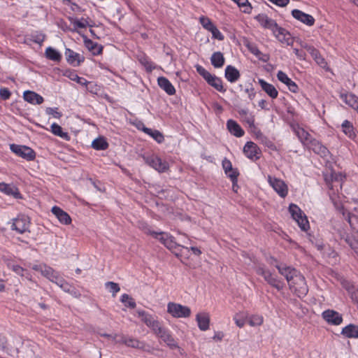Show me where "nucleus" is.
Returning <instances> with one entry per match:
<instances>
[{
    "label": "nucleus",
    "instance_id": "37998d69",
    "mask_svg": "<svg viewBox=\"0 0 358 358\" xmlns=\"http://www.w3.org/2000/svg\"><path fill=\"white\" fill-rule=\"evenodd\" d=\"M341 126L343 131L350 138H352L355 136L354 128L352 124L350 121L345 120Z\"/></svg>",
    "mask_w": 358,
    "mask_h": 358
},
{
    "label": "nucleus",
    "instance_id": "cd10ccee",
    "mask_svg": "<svg viewBox=\"0 0 358 358\" xmlns=\"http://www.w3.org/2000/svg\"><path fill=\"white\" fill-rule=\"evenodd\" d=\"M171 349H178L179 352L182 355L183 350L178 346L171 334L168 331L160 338Z\"/></svg>",
    "mask_w": 358,
    "mask_h": 358
},
{
    "label": "nucleus",
    "instance_id": "f03ea898",
    "mask_svg": "<svg viewBox=\"0 0 358 358\" xmlns=\"http://www.w3.org/2000/svg\"><path fill=\"white\" fill-rule=\"evenodd\" d=\"M255 269L256 273L258 275H262L271 286L275 287L278 290H281L282 289L283 285L282 282L276 277L273 276L271 272L268 270L264 265H257Z\"/></svg>",
    "mask_w": 358,
    "mask_h": 358
},
{
    "label": "nucleus",
    "instance_id": "6ab92c4d",
    "mask_svg": "<svg viewBox=\"0 0 358 358\" xmlns=\"http://www.w3.org/2000/svg\"><path fill=\"white\" fill-rule=\"evenodd\" d=\"M52 213L56 216L59 221L63 224H69L71 222V218L69 215L58 206H54L51 210Z\"/></svg>",
    "mask_w": 358,
    "mask_h": 358
},
{
    "label": "nucleus",
    "instance_id": "393cba45",
    "mask_svg": "<svg viewBox=\"0 0 358 358\" xmlns=\"http://www.w3.org/2000/svg\"><path fill=\"white\" fill-rule=\"evenodd\" d=\"M0 191L7 195L13 196L15 199L20 198V193L18 189L13 185L0 182Z\"/></svg>",
    "mask_w": 358,
    "mask_h": 358
},
{
    "label": "nucleus",
    "instance_id": "412c9836",
    "mask_svg": "<svg viewBox=\"0 0 358 358\" xmlns=\"http://www.w3.org/2000/svg\"><path fill=\"white\" fill-rule=\"evenodd\" d=\"M277 78L280 82L285 84L291 92L294 93L298 92L299 87L294 81L288 78L285 73L282 72V71H279L277 73Z\"/></svg>",
    "mask_w": 358,
    "mask_h": 358
},
{
    "label": "nucleus",
    "instance_id": "5fc2aeb1",
    "mask_svg": "<svg viewBox=\"0 0 358 358\" xmlns=\"http://www.w3.org/2000/svg\"><path fill=\"white\" fill-rule=\"evenodd\" d=\"M200 22L202 24V26L209 31L215 27V25L213 24L210 20L206 17H201Z\"/></svg>",
    "mask_w": 358,
    "mask_h": 358
},
{
    "label": "nucleus",
    "instance_id": "20e7f679",
    "mask_svg": "<svg viewBox=\"0 0 358 358\" xmlns=\"http://www.w3.org/2000/svg\"><path fill=\"white\" fill-rule=\"evenodd\" d=\"M289 289L299 298L305 296L308 292L305 278L301 273H299L294 280L289 283Z\"/></svg>",
    "mask_w": 358,
    "mask_h": 358
},
{
    "label": "nucleus",
    "instance_id": "ddd939ff",
    "mask_svg": "<svg viewBox=\"0 0 358 358\" xmlns=\"http://www.w3.org/2000/svg\"><path fill=\"white\" fill-rule=\"evenodd\" d=\"M31 268L36 271L40 272L42 275L48 278L51 282L55 278L57 273L53 270L51 267L44 264H34Z\"/></svg>",
    "mask_w": 358,
    "mask_h": 358
},
{
    "label": "nucleus",
    "instance_id": "b1692460",
    "mask_svg": "<svg viewBox=\"0 0 358 358\" xmlns=\"http://www.w3.org/2000/svg\"><path fill=\"white\" fill-rule=\"evenodd\" d=\"M258 83L261 86L262 89L272 99L277 98L278 95V92L275 89V87L270 84L266 82L263 79H259Z\"/></svg>",
    "mask_w": 358,
    "mask_h": 358
},
{
    "label": "nucleus",
    "instance_id": "72a5a7b5",
    "mask_svg": "<svg viewBox=\"0 0 358 358\" xmlns=\"http://www.w3.org/2000/svg\"><path fill=\"white\" fill-rule=\"evenodd\" d=\"M341 99L349 106L357 108L358 106V98L352 94H341Z\"/></svg>",
    "mask_w": 358,
    "mask_h": 358
},
{
    "label": "nucleus",
    "instance_id": "c85d7f7f",
    "mask_svg": "<svg viewBox=\"0 0 358 358\" xmlns=\"http://www.w3.org/2000/svg\"><path fill=\"white\" fill-rule=\"evenodd\" d=\"M307 50L318 65L322 68H325L327 66V62L317 49L313 46H309L307 48Z\"/></svg>",
    "mask_w": 358,
    "mask_h": 358
},
{
    "label": "nucleus",
    "instance_id": "0e129e2a",
    "mask_svg": "<svg viewBox=\"0 0 358 358\" xmlns=\"http://www.w3.org/2000/svg\"><path fill=\"white\" fill-rule=\"evenodd\" d=\"M222 167L225 173L230 172V171H231V169H233L231 162L227 159L222 161Z\"/></svg>",
    "mask_w": 358,
    "mask_h": 358
},
{
    "label": "nucleus",
    "instance_id": "7c9ffc66",
    "mask_svg": "<svg viewBox=\"0 0 358 358\" xmlns=\"http://www.w3.org/2000/svg\"><path fill=\"white\" fill-rule=\"evenodd\" d=\"M341 334L346 338H358V326L350 324L343 328Z\"/></svg>",
    "mask_w": 358,
    "mask_h": 358
},
{
    "label": "nucleus",
    "instance_id": "f704fd0d",
    "mask_svg": "<svg viewBox=\"0 0 358 358\" xmlns=\"http://www.w3.org/2000/svg\"><path fill=\"white\" fill-rule=\"evenodd\" d=\"M212 65L215 68H221L224 64V57L220 52H214L210 58Z\"/></svg>",
    "mask_w": 358,
    "mask_h": 358
},
{
    "label": "nucleus",
    "instance_id": "9d476101",
    "mask_svg": "<svg viewBox=\"0 0 358 358\" xmlns=\"http://www.w3.org/2000/svg\"><path fill=\"white\" fill-rule=\"evenodd\" d=\"M275 266L278 270V272L286 278L288 284L294 280L296 276L300 273L294 268L287 266L286 264H277Z\"/></svg>",
    "mask_w": 358,
    "mask_h": 358
},
{
    "label": "nucleus",
    "instance_id": "58836bf2",
    "mask_svg": "<svg viewBox=\"0 0 358 358\" xmlns=\"http://www.w3.org/2000/svg\"><path fill=\"white\" fill-rule=\"evenodd\" d=\"M51 131L55 136H59L65 140H69V138L68 133L64 132L62 128L56 123H53L51 125Z\"/></svg>",
    "mask_w": 358,
    "mask_h": 358
},
{
    "label": "nucleus",
    "instance_id": "0eeeda50",
    "mask_svg": "<svg viewBox=\"0 0 358 358\" xmlns=\"http://www.w3.org/2000/svg\"><path fill=\"white\" fill-rule=\"evenodd\" d=\"M10 148L16 155L28 161L34 160L36 157L35 152L29 147L16 144H11Z\"/></svg>",
    "mask_w": 358,
    "mask_h": 358
},
{
    "label": "nucleus",
    "instance_id": "13d9d810",
    "mask_svg": "<svg viewBox=\"0 0 358 358\" xmlns=\"http://www.w3.org/2000/svg\"><path fill=\"white\" fill-rule=\"evenodd\" d=\"M229 178L231 180L233 185H234L235 183L237 182V178L238 176V172L236 169H231V171L230 172H226L225 173Z\"/></svg>",
    "mask_w": 358,
    "mask_h": 358
},
{
    "label": "nucleus",
    "instance_id": "dca6fc26",
    "mask_svg": "<svg viewBox=\"0 0 358 358\" xmlns=\"http://www.w3.org/2000/svg\"><path fill=\"white\" fill-rule=\"evenodd\" d=\"M306 147L312 150L315 153L320 155L322 157H325L329 154L327 148L321 144L316 139L313 138L310 142L306 145Z\"/></svg>",
    "mask_w": 358,
    "mask_h": 358
},
{
    "label": "nucleus",
    "instance_id": "4be33fe9",
    "mask_svg": "<svg viewBox=\"0 0 358 358\" xmlns=\"http://www.w3.org/2000/svg\"><path fill=\"white\" fill-rule=\"evenodd\" d=\"M65 56L68 63L70 64L77 66L80 64L82 62H83L84 59L82 57L80 54L75 52L71 49L66 48L65 51Z\"/></svg>",
    "mask_w": 358,
    "mask_h": 358
},
{
    "label": "nucleus",
    "instance_id": "2eb2a0df",
    "mask_svg": "<svg viewBox=\"0 0 358 358\" xmlns=\"http://www.w3.org/2000/svg\"><path fill=\"white\" fill-rule=\"evenodd\" d=\"M292 15L295 19L308 26H313L315 23V19L312 15L305 13L300 10H293L292 11Z\"/></svg>",
    "mask_w": 358,
    "mask_h": 358
},
{
    "label": "nucleus",
    "instance_id": "7ed1b4c3",
    "mask_svg": "<svg viewBox=\"0 0 358 358\" xmlns=\"http://www.w3.org/2000/svg\"><path fill=\"white\" fill-rule=\"evenodd\" d=\"M289 211L292 218L297 222L301 229L304 231H308L310 227L309 222L303 211L294 203H291L289 205Z\"/></svg>",
    "mask_w": 358,
    "mask_h": 358
},
{
    "label": "nucleus",
    "instance_id": "09e8293b",
    "mask_svg": "<svg viewBox=\"0 0 358 358\" xmlns=\"http://www.w3.org/2000/svg\"><path fill=\"white\" fill-rule=\"evenodd\" d=\"M236 2L239 7L243 8V12L245 13H250L252 10V6L248 2V0H233Z\"/></svg>",
    "mask_w": 358,
    "mask_h": 358
},
{
    "label": "nucleus",
    "instance_id": "774afa93",
    "mask_svg": "<svg viewBox=\"0 0 358 358\" xmlns=\"http://www.w3.org/2000/svg\"><path fill=\"white\" fill-rule=\"evenodd\" d=\"M34 41L36 43H38V44H41L45 38V36L43 34H36V36H34Z\"/></svg>",
    "mask_w": 358,
    "mask_h": 358
},
{
    "label": "nucleus",
    "instance_id": "f257e3e1",
    "mask_svg": "<svg viewBox=\"0 0 358 358\" xmlns=\"http://www.w3.org/2000/svg\"><path fill=\"white\" fill-rule=\"evenodd\" d=\"M255 19L262 27L272 31L280 41L283 42L289 40V33L285 29L279 27L276 22L267 15L264 13L259 14L255 17Z\"/></svg>",
    "mask_w": 358,
    "mask_h": 358
},
{
    "label": "nucleus",
    "instance_id": "a211bd4d",
    "mask_svg": "<svg viewBox=\"0 0 358 358\" xmlns=\"http://www.w3.org/2000/svg\"><path fill=\"white\" fill-rule=\"evenodd\" d=\"M136 313L138 316L141 318V320L152 330L155 327V325L159 323L152 315L144 310H138Z\"/></svg>",
    "mask_w": 358,
    "mask_h": 358
},
{
    "label": "nucleus",
    "instance_id": "6e6d98bb",
    "mask_svg": "<svg viewBox=\"0 0 358 358\" xmlns=\"http://www.w3.org/2000/svg\"><path fill=\"white\" fill-rule=\"evenodd\" d=\"M154 334L159 338H162V335H164L168 330L164 328L161 323L155 325V327L152 329Z\"/></svg>",
    "mask_w": 358,
    "mask_h": 358
},
{
    "label": "nucleus",
    "instance_id": "f8f14e48",
    "mask_svg": "<svg viewBox=\"0 0 358 358\" xmlns=\"http://www.w3.org/2000/svg\"><path fill=\"white\" fill-rule=\"evenodd\" d=\"M243 152L248 158L252 160L259 159L261 157L259 147L252 141L246 143L243 148Z\"/></svg>",
    "mask_w": 358,
    "mask_h": 358
},
{
    "label": "nucleus",
    "instance_id": "3c124183",
    "mask_svg": "<svg viewBox=\"0 0 358 358\" xmlns=\"http://www.w3.org/2000/svg\"><path fill=\"white\" fill-rule=\"evenodd\" d=\"M71 22L75 28L83 29L86 28L89 25L87 20L84 18H81L80 20L73 19Z\"/></svg>",
    "mask_w": 358,
    "mask_h": 358
},
{
    "label": "nucleus",
    "instance_id": "e433bc0d",
    "mask_svg": "<svg viewBox=\"0 0 358 358\" xmlns=\"http://www.w3.org/2000/svg\"><path fill=\"white\" fill-rule=\"evenodd\" d=\"M92 147L96 150H104L108 147V143L104 138L99 137L92 141Z\"/></svg>",
    "mask_w": 358,
    "mask_h": 358
},
{
    "label": "nucleus",
    "instance_id": "052dcab7",
    "mask_svg": "<svg viewBox=\"0 0 358 358\" xmlns=\"http://www.w3.org/2000/svg\"><path fill=\"white\" fill-rule=\"evenodd\" d=\"M210 31L212 33L213 37L214 38L218 39L220 41L224 39V36L215 26Z\"/></svg>",
    "mask_w": 358,
    "mask_h": 358
},
{
    "label": "nucleus",
    "instance_id": "69168bd1",
    "mask_svg": "<svg viewBox=\"0 0 358 358\" xmlns=\"http://www.w3.org/2000/svg\"><path fill=\"white\" fill-rule=\"evenodd\" d=\"M65 5L70 6L71 9L74 12L80 13L82 11L81 8L77 5L76 3L73 2V0H71V3H64Z\"/></svg>",
    "mask_w": 358,
    "mask_h": 358
},
{
    "label": "nucleus",
    "instance_id": "aec40b11",
    "mask_svg": "<svg viewBox=\"0 0 358 358\" xmlns=\"http://www.w3.org/2000/svg\"><path fill=\"white\" fill-rule=\"evenodd\" d=\"M198 327L201 331H206L210 327V315L208 313L202 312L196 315Z\"/></svg>",
    "mask_w": 358,
    "mask_h": 358
},
{
    "label": "nucleus",
    "instance_id": "a19ab883",
    "mask_svg": "<svg viewBox=\"0 0 358 358\" xmlns=\"http://www.w3.org/2000/svg\"><path fill=\"white\" fill-rule=\"evenodd\" d=\"M143 131L151 136L157 143H162L164 140V136L157 130H152L150 128L144 127Z\"/></svg>",
    "mask_w": 358,
    "mask_h": 358
},
{
    "label": "nucleus",
    "instance_id": "e2e57ef3",
    "mask_svg": "<svg viewBox=\"0 0 358 358\" xmlns=\"http://www.w3.org/2000/svg\"><path fill=\"white\" fill-rule=\"evenodd\" d=\"M11 95L10 92L7 88H0V96L3 99L6 100L10 98Z\"/></svg>",
    "mask_w": 358,
    "mask_h": 358
},
{
    "label": "nucleus",
    "instance_id": "6e6552de",
    "mask_svg": "<svg viewBox=\"0 0 358 358\" xmlns=\"http://www.w3.org/2000/svg\"><path fill=\"white\" fill-rule=\"evenodd\" d=\"M339 238L343 240L355 252L358 254V240L350 235L348 230L344 227H340L337 229Z\"/></svg>",
    "mask_w": 358,
    "mask_h": 358
},
{
    "label": "nucleus",
    "instance_id": "de8ad7c7",
    "mask_svg": "<svg viewBox=\"0 0 358 358\" xmlns=\"http://www.w3.org/2000/svg\"><path fill=\"white\" fill-rule=\"evenodd\" d=\"M139 62L143 65L147 71L151 72L155 69V66L148 57H143L139 59Z\"/></svg>",
    "mask_w": 358,
    "mask_h": 358
},
{
    "label": "nucleus",
    "instance_id": "f3484780",
    "mask_svg": "<svg viewBox=\"0 0 358 358\" xmlns=\"http://www.w3.org/2000/svg\"><path fill=\"white\" fill-rule=\"evenodd\" d=\"M158 234L159 236L157 239L168 249L173 250L180 246L175 241L174 238L172 236L162 231L159 232Z\"/></svg>",
    "mask_w": 358,
    "mask_h": 358
},
{
    "label": "nucleus",
    "instance_id": "79ce46f5",
    "mask_svg": "<svg viewBox=\"0 0 358 358\" xmlns=\"http://www.w3.org/2000/svg\"><path fill=\"white\" fill-rule=\"evenodd\" d=\"M138 227L141 230H142L145 234L150 235L155 238H158L159 232H156L151 229V228L145 222H139Z\"/></svg>",
    "mask_w": 358,
    "mask_h": 358
},
{
    "label": "nucleus",
    "instance_id": "c03bdc74",
    "mask_svg": "<svg viewBox=\"0 0 358 358\" xmlns=\"http://www.w3.org/2000/svg\"><path fill=\"white\" fill-rule=\"evenodd\" d=\"M52 282L57 284L59 287H60L64 291L69 292L70 289V285L68 282H66L61 276L57 273L55 275V278L52 281Z\"/></svg>",
    "mask_w": 358,
    "mask_h": 358
},
{
    "label": "nucleus",
    "instance_id": "8fccbe9b",
    "mask_svg": "<svg viewBox=\"0 0 358 358\" xmlns=\"http://www.w3.org/2000/svg\"><path fill=\"white\" fill-rule=\"evenodd\" d=\"M106 287L109 289L110 292L112 293L113 296H115V294L120 290L119 285L114 282H106Z\"/></svg>",
    "mask_w": 358,
    "mask_h": 358
},
{
    "label": "nucleus",
    "instance_id": "49530a36",
    "mask_svg": "<svg viewBox=\"0 0 358 358\" xmlns=\"http://www.w3.org/2000/svg\"><path fill=\"white\" fill-rule=\"evenodd\" d=\"M121 301L124 303L126 306L131 308H134L136 306L134 299L127 294H122L121 297Z\"/></svg>",
    "mask_w": 358,
    "mask_h": 358
},
{
    "label": "nucleus",
    "instance_id": "39448f33",
    "mask_svg": "<svg viewBox=\"0 0 358 358\" xmlns=\"http://www.w3.org/2000/svg\"><path fill=\"white\" fill-rule=\"evenodd\" d=\"M167 313L175 318H186L190 316L191 310L180 303L169 302L167 304Z\"/></svg>",
    "mask_w": 358,
    "mask_h": 358
},
{
    "label": "nucleus",
    "instance_id": "473e14b6",
    "mask_svg": "<svg viewBox=\"0 0 358 358\" xmlns=\"http://www.w3.org/2000/svg\"><path fill=\"white\" fill-rule=\"evenodd\" d=\"M117 343H124L129 347L136 348H141L143 347V343L133 338H128L124 336H122L120 339L117 341Z\"/></svg>",
    "mask_w": 358,
    "mask_h": 358
},
{
    "label": "nucleus",
    "instance_id": "680f3d73",
    "mask_svg": "<svg viewBox=\"0 0 358 358\" xmlns=\"http://www.w3.org/2000/svg\"><path fill=\"white\" fill-rule=\"evenodd\" d=\"M46 113L48 115H53L55 118H60L62 117L61 113L57 110V108H47Z\"/></svg>",
    "mask_w": 358,
    "mask_h": 358
},
{
    "label": "nucleus",
    "instance_id": "c9c22d12",
    "mask_svg": "<svg viewBox=\"0 0 358 358\" xmlns=\"http://www.w3.org/2000/svg\"><path fill=\"white\" fill-rule=\"evenodd\" d=\"M85 45L89 50L92 52L93 55H99L102 52V47L96 43L93 42L90 39L85 40Z\"/></svg>",
    "mask_w": 358,
    "mask_h": 358
},
{
    "label": "nucleus",
    "instance_id": "4468645a",
    "mask_svg": "<svg viewBox=\"0 0 358 358\" xmlns=\"http://www.w3.org/2000/svg\"><path fill=\"white\" fill-rule=\"evenodd\" d=\"M322 317L329 324L339 325L343 322L342 315L334 310H327L322 313Z\"/></svg>",
    "mask_w": 358,
    "mask_h": 358
},
{
    "label": "nucleus",
    "instance_id": "c756f323",
    "mask_svg": "<svg viewBox=\"0 0 358 358\" xmlns=\"http://www.w3.org/2000/svg\"><path fill=\"white\" fill-rule=\"evenodd\" d=\"M225 77L230 83H234L239 79L240 73L235 67L229 65L225 69Z\"/></svg>",
    "mask_w": 358,
    "mask_h": 358
},
{
    "label": "nucleus",
    "instance_id": "603ef678",
    "mask_svg": "<svg viewBox=\"0 0 358 358\" xmlns=\"http://www.w3.org/2000/svg\"><path fill=\"white\" fill-rule=\"evenodd\" d=\"M249 324L252 327L259 326L263 322V317L260 315H252L250 317L248 321Z\"/></svg>",
    "mask_w": 358,
    "mask_h": 358
},
{
    "label": "nucleus",
    "instance_id": "bb28decb",
    "mask_svg": "<svg viewBox=\"0 0 358 358\" xmlns=\"http://www.w3.org/2000/svg\"><path fill=\"white\" fill-rule=\"evenodd\" d=\"M157 83L159 86L163 90H164L169 95H173L176 93L175 87L166 78H158Z\"/></svg>",
    "mask_w": 358,
    "mask_h": 358
},
{
    "label": "nucleus",
    "instance_id": "864d4df0",
    "mask_svg": "<svg viewBox=\"0 0 358 358\" xmlns=\"http://www.w3.org/2000/svg\"><path fill=\"white\" fill-rule=\"evenodd\" d=\"M8 266L13 270V271H14L16 274L23 277L24 275V272L26 271V270L22 268V266L17 265V264H8Z\"/></svg>",
    "mask_w": 358,
    "mask_h": 358
},
{
    "label": "nucleus",
    "instance_id": "4d7b16f0",
    "mask_svg": "<svg viewBox=\"0 0 358 358\" xmlns=\"http://www.w3.org/2000/svg\"><path fill=\"white\" fill-rule=\"evenodd\" d=\"M196 71L206 80V82L211 78L213 76L210 73H209L207 70H206L201 66H196Z\"/></svg>",
    "mask_w": 358,
    "mask_h": 358
},
{
    "label": "nucleus",
    "instance_id": "2f4dec72",
    "mask_svg": "<svg viewBox=\"0 0 358 358\" xmlns=\"http://www.w3.org/2000/svg\"><path fill=\"white\" fill-rule=\"evenodd\" d=\"M295 133L301 142L304 145H307L310 141L313 139L310 134L307 132L304 129L298 127L295 129Z\"/></svg>",
    "mask_w": 358,
    "mask_h": 358
},
{
    "label": "nucleus",
    "instance_id": "5701e85b",
    "mask_svg": "<svg viewBox=\"0 0 358 358\" xmlns=\"http://www.w3.org/2000/svg\"><path fill=\"white\" fill-rule=\"evenodd\" d=\"M23 98L26 101L31 104H41L43 102V98L33 91H25Z\"/></svg>",
    "mask_w": 358,
    "mask_h": 358
},
{
    "label": "nucleus",
    "instance_id": "4c0bfd02",
    "mask_svg": "<svg viewBox=\"0 0 358 358\" xmlns=\"http://www.w3.org/2000/svg\"><path fill=\"white\" fill-rule=\"evenodd\" d=\"M207 83L219 92L225 91L222 85V80L214 75L211 76Z\"/></svg>",
    "mask_w": 358,
    "mask_h": 358
},
{
    "label": "nucleus",
    "instance_id": "1a4fd4ad",
    "mask_svg": "<svg viewBox=\"0 0 358 358\" xmlns=\"http://www.w3.org/2000/svg\"><path fill=\"white\" fill-rule=\"evenodd\" d=\"M268 182L280 196L284 198L287 195V185L283 180L268 176Z\"/></svg>",
    "mask_w": 358,
    "mask_h": 358
},
{
    "label": "nucleus",
    "instance_id": "9b49d317",
    "mask_svg": "<svg viewBox=\"0 0 358 358\" xmlns=\"http://www.w3.org/2000/svg\"><path fill=\"white\" fill-rule=\"evenodd\" d=\"M30 224L29 219L25 215H19L13 220L12 229L17 231L20 234H23L29 231Z\"/></svg>",
    "mask_w": 358,
    "mask_h": 358
},
{
    "label": "nucleus",
    "instance_id": "a18cd8bd",
    "mask_svg": "<svg viewBox=\"0 0 358 358\" xmlns=\"http://www.w3.org/2000/svg\"><path fill=\"white\" fill-rule=\"evenodd\" d=\"M66 76L73 81H76V83H79L81 85H87L89 83L86 79L84 78H81L78 76L75 72H69V73H66Z\"/></svg>",
    "mask_w": 358,
    "mask_h": 358
},
{
    "label": "nucleus",
    "instance_id": "ea45409f",
    "mask_svg": "<svg viewBox=\"0 0 358 358\" xmlns=\"http://www.w3.org/2000/svg\"><path fill=\"white\" fill-rule=\"evenodd\" d=\"M45 56L48 59L55 62H59L62 58L60 53L57 50L51 47H48L46 49Z\"/></svg>",
    "mask_w": 358,
    "mask_h": 358
},
{
    "label": "nucleus",
    "instance_id": "bf43d9fd",
    "mask_svg": "<svg viewBox=\"0 0 358 358\" xmlns=\"http://www.w3.org/2000/svg\"><path fill=\"white\" fill-rule=\"evenodd\" d=\"M248 48L251 53L255 55L259 59H261V55H262V53L261 52V51L258 49V48L255 45L249 44V45H248Z\"/></svg>",
    "mask_w": 358,
    "mask_h": 358
},
{
    "label": "nucleus",
    "instance_id": "a878e982",
    "mask_svg": "<svg viewBox=\"0 0 358 358\" xmlns=\"http://www.w3.org/2000/svg\"><path fill=\"white\" fill-rule=\"evenodd\" d=\"M227 127L229 131L236 137H241L244 135L245 132L241 126L234 120H229L227 122Z\"/></svg>",
    "mask_w": 358,
    "mask_h": 358
},
{
    "label": "nucleus",
    "instance_id": "338daca9",
    "mask_svg": "<svg viewBox=\"0 0 358 358\" xmlns=\"http://www.w3.org/2000/svg\"><path fill=\"white\" fill-rule=\"evenodd\" d=\"M268 1L280 7H285L289 3V0H268Z\"/></svg>",
    "mask_w": 358,
    "mask_h": 358
},
{
    "label": "nucleus",
    "instance_id": "423d86ee",
    "mask_svg": "<svg viewBox=\"0 0 358 358\" xmlns=\"http://www.w3.org/2000/svg\"><path fill=\"white\" fill-rule=\"evenodd\" d=\"M143 159L147 164L159 173L166 172L169 169V164L157 155L143 157Z\"/></svg>",
    "mask_w": 358,
    "mask_h": 358
}]
</instances>
